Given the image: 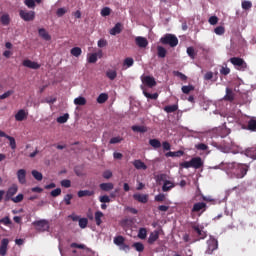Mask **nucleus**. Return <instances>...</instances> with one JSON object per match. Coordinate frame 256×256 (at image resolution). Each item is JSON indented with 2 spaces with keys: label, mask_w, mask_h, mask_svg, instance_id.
Listing matches in <instances>:
<instances>
[{
  "label": "nucleus",
  "mask_w": 256,
  "mask_h": 256,
  "mask_svg": "<svg viewBox=\"0 0 256 256\" xmlns=\"http://www.w3.org/2000/svg\"><path fill=\"white\" fill-rule=\"evenodd\" d=\"M224 101H235V94L230 88H226V95L224 96Z\"/></svg>",
  "instance_id": "nucleus-22"
},
{
  "label": "nucleus",
  "mask_w": 256,
  "mask_h": 256,
  "mask_svg": "<svg viewBox=\"0 0 256 256\" xmlns=\"http://www.w3.org/2000/svg\"><path fill=\"white\" fill-rule=\"evenodd\" d=\"M0 22L2 23V25L7 27V25L11 23V17L9 16V14H3L0 18Z\"/></svg>",
  "instance_id": "nucleus-31"
},
{
  "label": "nucleus",
  "mask_w": 256,
  "mask_h": 256,
  "mask_svg": "<svg viewBox=\"0 0 256 256\" xmlns=\"http://www.w3.org/2000/svg\"><path fill=\"white\" fill-rule=\"evenodd\" d=\"M71 199H73V194H66L63 199L65 205H71Z\"/></svg>",
  "instance_id": "nucleus-56"
},
{
  "label": "nucleus",
  "mask_w": 256,
  "mask_h": 256,
  "mask_svg": "<svg viewBox=\"0 0 256 256\" xmlns=\"http://www.w3.org/2000/svg\"><path fill=\"white\" fill-rule=\"evenodd\" d=\"M196 149H198V151H207L209 149V146L204 143H199L196 145Z\"/></svg>",
  "instance_id": "nucleus-61"
},
{
  "label": "nucleus",
  "mask_w": 256,
  "mask_h": 256,
  "mask_svg": "<svg viewBox=\"0 0 256 256\" xmlns=\"http://www.w3.org/2000/svg\"><path fill=\"white\" fill-rule=\"evenodd\" d=\"M138 238L139 239H147V229L146 228H140L139 229Z\"/></svg>",
  "instance_id": "nucleus-46"
},
{
  "label": "nucleus",
  "mask_w": 256,
  "mask_h": 256,
  "mask_svg": "<svg viewBox=\"0 0 256 256\" xmlns=\"http://www.w3.org/2000/svg\"><path fill=\"white\" fill-rule=\"evenodd\" d=\"M157 51L158 57H160L161 59H165V57L167 56V50L163 46H158Z\"/></svg>",
  "instance_id": "nucleus-35"
},
{
  "label": "nucleus",
  "mask_w": 256,
  "mask_h": 256,
  "mask_svg": "<svg viewBox=\"0 0 256 256\" xmlns=\"http://www.w3.org/2000/svg\"><path fill=\"white\" fill-rule=\"evenodd\" d=\"M8 247H9V239L8 238L2 239L1 245H0V255L1 256L7 255Z\"/></svg>",
  "instance_id": "nucleus-15"
},
{
  "label": "nucleus",
  "mask_w": 256,
  "mask_h": 256,
  "mask_svg": "<svg viewBox=\"0 0 256 256\" xmlns=\"http://www.w3.org/2000/svg\"><path fill=\"white\" fill-rule=\"evenodd\" d=\"M67 121H69V115L66 113L60 117L57 118V123H67Z\"/></svg>",
  "instance_id": "nucleus-47"
},
{
  "label": "nucleus",
  "mask_w": 256,
  "mask_h": 256,
  "mask_svg": "<svg viewBox=\"0 0 256 256\" xmlns=\"http://www.w3.org/2000/svg\"><path fill=\"white\" fill-rule=\"evenodd\" d=\"M182 93H184V95H189L191 93V91H195V86L193 85H188V86H182Z\"/></svg>",
  "instance_id": "nucleus-36"
},
{
  "label": "nucleus",
  "mask_w": 256,
  "mask_h": 256,
  "mask_svg": "<svg viewBox=\"0 0 256 256\" xmlns=\"http://www.w3.org/2000/svg\"><path fill=\"white\" fill-rule=\"evenodd\" d=\"M23 67H27L28 69H41V64L35 62V61H31L29 59H26L22 62Z\"/></svg>",
  "instance_id": "nucleus-11"
},
{
  "label": "nucleus",
  "mask_w": 256,
  "mask_h": 256,
  "mask_svg": "<svg viewBox=\"0 0 256 256\" xmlns=\"http://www.w3.org/2000/svg\"><path fill=\"white\" fill-rule=\"evenodd\" d=\"M175 187V184H173V182L166 180L162 186V191L164 193H167V191H171V189H173Z\"/></svg>",
  "instance_id": "nucleus-24"
},
{
  "label": "nucleus",
  "mask_w": 256,
  "mask_h": 256,
  "mask_svg": "<svg viewBox=\"0 0 256 256\" xmlns=\"http://www.w3.org/2000/svg\"><path fill=\"white\" fill-rule=\"evenodd\" d=\"M157 239H159V232L154 231V232L150 233L149 238H148L149 245H153V243H155V241H157Z\"/></svg>",
  "instance_id": "nucleus-28"
},
{
  "label": "nucleus",
  "mask_w": 256,
  "mask_h": 256,
  "mask_svg": "<svg viewBox=\"0 0 256 256\" xmlns=\"http://www.w3.org/2000/svg\"><path fill=\"white\" fill-rule=\"evenodd\" d=\"M13 93H15L13 90H8L4 94L0 95V100L7 99V98L11 97V95H13Z\"/></svg>",
  "instance_id": "nucleus-59"
},
{
  "label": "nucleus",
  "mask_w": 256,
  "mask_h": 256,
  "mask_svg": "<svg viewBox=\"0 0 256 256\" xmlns=\"http://www.w3.org/2000/svg\"><path fill=\"white\" fill-rule=\"evenodd\" d=\"M107 99H109V95L102 93L98 96L97 103L103 104L107 101Z\"/></svg>",
  "instance_id": "nucleus-43"
},
{
  "label": "nucleus",
  "mask_w": 256,
  "mask_h": 256,
  "mask_svg": "<svg viewBox=\"0 0 256 256\" xmlns=\"http://www.w3.org/2000/svg\"><path fill=\"white\" fill-rule=\"evenodd\" d=\"M27 170L26 169H19L17 171V179L21 185H25L27 183Z\"/></svg>",
  "instance_id": "nucleus-12"
},
{
  "label": "nucleus",
  "mask_w": 256,
  "mask_h": 256,
  "mask_svg": "<svg viewBox=\"0 0 256 256\" xmlns=\"http://www.w3.org/2000/svg\"><path fill=\"white\" fill-rule=\"evenodd\" d=\"M61 186L65 187L66 189H69L71 187V180L64 179L61 181Z\"/></svg>",
  "instance_id": "nucleus-63"
},
{
  "label": "nucleus",
  "mask_w": 256,
  "mask_h": 256,
  "mask_svg": "<svg viewBox=\"0 0 256 256\" xmlns=\"http://www.w3.org/2000/svg\"><path fill=\"white\" fill-rule=\"evenodd\" d=\"M19 15L23 19V21L35 20V11L20 10Z\"/></svg>",
  "instance_id": "nucleus-8"
},
{
  "label": "nucleus",
  "mask_w": 256,
  "mask_h": 256,
  "mask_svg": "<svg viewBox=\"0 0 256 256\" xmlns=\"http://www.w3.org/2000/svg\"><path fill=\"white\" fill-rule=\"evenodd\" d=\"M17 191H19V186L17 184H13L11 187L8 188L6 191L4 201H12V199L17 195Z\"/></svg>",
  "instance_id": "nucleus-6"
},
{
  "label": "nucleus",
  "mask_w": 256,
  "mask_h": 256,
  "mask_svg": "<svg viewBox=\"0 0 256 256\" xmlns=\"http://www.w3.org/2000/svg\"><path fill=\"white\" fill-rule=\"evenodd\" d=\"M166 157H183V155H185V152H183V150H178V151H175V152H167L166 154Z\"/></svg>",
  "instance_id": "nucleus-30"
},
{
  "label": "nucleus",
  "mask_w": 256,
  "mask_h": 256,
  "mask_svg": "<svg viewBox=\"0 0 256 256\" xmlns=\"http://www.w3.org/2000/svg\"><path fill=\"white\" fill-rule=\"evenodd\" d=\"M251 7H253V3H251V1L244 0L242 2V9H244L245 11L251 9Z\"/></svg>",
  "instance_id": "nucleus-51"
},
{
  "label": "nucleus",
  "mask_w": 256,
  "mask_h": 256,
  "mask_svg": "<svg viewBox=\"0 0 256 256\" xmlns=\"http://www.w3.org/2000/svg\"><path fill=\"white\" fill-rule=\"evenodd\" d=\"M114 185L113 183L111 182H108V183H101L99 185V188L101 189V191H106V192H109V191H113L114 189Z\"/></svg>",
  "instance_id": "nucleus-21"
},
{
  "label": "nucleus",
  "mask_w": 256,
  "mask_h": 256,
  "mask_svg": "<svg viewBox=\"0 0 256 256\" xmlns=\"http://www.w3.org/2000/svg\"><path fill=\"white\" fill-rule=\"evenodd\" d=\"M132 165H134V167H135V169H138V170H143V171H146V169H147V164L146 163H144L143 161H141V160H134L133 162H132Z\"/></svg>",
  "instance_id": "nucleus-20"
},
{
  "label": "nucleus",
  "mask_w": 256,
  "mask_h": 256,
  "mask_svg": "<svg viewBox=\"0 0 256 256\" xmlns=\"http://www.w3.org/2000/svg\"><path fill=\"white\" fill-rule=\"evenodd\" d=\"M213 147H216V149H219L222 153H228L231 145L227 142L224 143H217V142H212Z\"/></svg>",
  "instance_id": "nucleus-10"
},
{
  "label": "nucleus",
  "mask_w": 256,
  "mask_h": 256,
  "mask_svg": "<svg viewBox=\"0 0 256 256\" xmlns=\"http://www.w3.org/2000/svg\"><path fill=\"white\" fill-rule=\"evenodd\" d=\"M149 145H151V147H153V149H159L161 148V141H159V139H150L149 140Z\"/></svg>",
  "instance_id": "nucleus-33"
},
{
  "label": "nucleus",
  "mask_w": 256,
  "mask_h": 256,
  "mask_svg": "<svg viewBox=\"0 0 256 256\" xmlns=\"http://www.w3.org/2000/svg\"><path fill=\"white\" fill-rule=\"evenodd\" d=\"M208 248L206 250L207 255H211L213 251H216L219 247V242L213 236H210L209 240L207 241Z\"/></svg>",
  "instance_id": "nucleus-5"
},
{
  "label": "nucleus",
  "mask_w": 256,
  "mask_h": 256,
  "mask_svg": "<svg viewBox=\"0 0 256 256\" xmlns=\"http://www.w3.org/2000/svg\"><path fill=\"white\" fill-rule=\"evenodd\" d=\"M88 63H97V54L95 53L89 54Z\"/></svg>",
  "instance_id": "nucleus-58"
},
{
  "label": "nucleus",
  "mask_w": 256,
  "mask_h": 256,
  "mask_svg": "<svg viewBox=\"0 0 256 256\" xmlns=\"http://www.w3.org/2000/svg\"><path fill=\"white\" fill-rule=\"evenodd\" d=\"M50 195L51 197H59V195H61V188H56L52 190Z\"/></svg>",
  "instance_id": "nucleus-64"
},
{
  "label": "nucleus",
  "mask_w": 256,
  "mask_h": 256,
  "mask_svg": "<svg viewBox=\"0 0 256 256\" xmlns=\"http://www.w3.org/2000/svg\"><path fill=\"white\" fill-rule=\"evenodd\" d=\"M175 77H179L181 81H187V76L179 71H174Z\"/></svg>",
  "instance_id": "nucleus-60"
},
{
  "label": "nucleus",
  "mask_w": 256,
  "mask_h": 256,
  "mask_svg": "<svg viewBox=\"0 0 256 256\" xmlns=\"http://www.w3.org/2000/svg\"><path fill=\"white\" fill-rule=\"evenodd\" d=\"M134 63H135V61L133 60V58L128 57V58H125L123 65L126 67H133Z\"/></svg>",
  "instance_id": "nucleus-49"
},
{
  "label": "nucleus",
  "mask_w": 256,
  "mask_h": 256,
  "mask_svg": "<svg viewBox=\"0 0 256 256\" xmlns=\"http://www.w3.org/2000/svg\"><path fill=\"white\" fill-rule=\"evenodd\" d=\"M207 204L205 202H198L193 205L192 213H199V211H205Z\"/></svg>",
  "instance_id": "nucleus-17"
},
{
  "label": "nucleus",
  "mask_w": 256,
  "mask_h": 256,
  "mask_svg": "<svg viewBox=\"0 0 256 256\" xmlns=\"http://www.w3.org/2000/svg\"><path fill=\"white\" fill-rule=\"evenodd\" d=\"M36 227L37 231H47L49 229V221L47 220H38L32 223Z\"/></svg>",
  "instance_id": "nucleus-7"
},
{
  "label": "nucleus",
  "mask_w": 256,
  "mask_h": 256,
  "mask_svg": "<svg viewBox=\"0 0 256 256\" xmlns=\"http://www.w3.org/2000/svg\"><path fill=\"white\" fill-rule=\"evenodd\" d=\"M230 63L237 69V71H247V62L243 58L240 57H232L230 58Z\"/></svg>",
  "instance_id": "nucleus-3"
},
{
  "label": "nucleus",
  "mask_w": 256,
  "mask_h": 256,
  "mask_svg": "<svg viewBox=\"0 0 256 256\" xmlns=\"http://www.w3.org/2000/svg\"><path fill=\"white\" fill-rule=\"evenodd\" d=\"M214 33L216 35H224L225 34V27L223 26H218L214 29Z\"/></svg>",
  "instance_id": "nucleus-53"
},
{
  "label": "nucleus",
  "mask_w": 256,
  "mask_h": 256,
  "mask_svg": "<svg viewBox=\"0 0 256 256\" xmlns=\"http://www.w3.org/2000/svg\"><path fill=\"white\" fill-rule=\"evenodd\" d=\"M100 203H111V198L109 196L104 195L99 197Z\"/></svg>",
  "instance_id": "nucleus-62"
},
{
  "label": "nucleus",
  "mask_w": 256,
  "mask_h": 256,
  "mask_svg": "<svg viewBox=\"0 0 256 256\" xmlns=\"http://www.w3.org/2000/svg\"><path fill=\"white\" fill-rule=\"evenodd\" d=\"M103 217V212L101 211H97L95 212V221H96V225H101V223H103V221L101 220V218Z\"/></svg>",
  "instance_id": "nucleus-41"
},
{
  "label": "nucleus",
  "mask_w": 256,
  "mask_h": 256,
  "mask_svg": "<svg viewBox=\"0 0 256 256\" xmlns=\"http://www.w3.org/2000/svg\"><path fill=\"white\" fill-rule=\"evenodd\" d=\"M132 247H134V249H136L138 253H143V251H145V246L141 242L134 243Z\"/></svg>",
  "instance_id": "nucleus-38"
},
{
  "label": "nucleus",
  "mask_w": 256,
  "mask_h": 256,
  "mask_svg": "<svg viewBox=\"0 0 256 256\" xmlns=\"http://www.w3.org/2000/svg\"><path fill=\"white\" fill-rule=\"evenodd\" d=\"M214 169H226L236 179H243L249 172V164L237 162L221 163L219 166L214 167Z\"/></svg>",
  "instance_id": "nucleus-1"
},
{
  "label": "nucleus",
  "mask_w": 256,
  "mask_h": 256,
  "mask_svg": "<svg viewBox=\"0 0 256 256\" xmlns=\"http://www.w3.org/2000/svg\"><path fill=\"white\" fill-rule=\"evenodd\" d=\"M0 137H5V139H8L9 146L12 151H15V149H17V142L15 141V138L13 136H9L4 131L0 130Z\"/></svg>",
  "instance_id": "nucleus-9"
},
{
  "label": "nucleus",
  "mask_w": 256,
  "mask_h": 256,
  "mask_svg": "<svg viewBox=\"0 0 256 256\" xmlns=\"http://www.w3.org/2000/svg\"><path fill=\"white\" fill-rule=\"evenodd\" d=\"M32 176L36 181H43V174L37 170H32Z\"/></svg>",
  "instance_id": "nucleus-42"
},
{
  "label": "nucleus",
  "mask_w": 256,
  "mask_h": 256,
  "mask_svg": "<svg viewBox=\"0 0 256 256\" xmlns=\"http://www.w3.org/2000/svg\"><path fill=\"white\" fill-rule=\"evenodd\" d=\"M106 77L110 80V81H115V79H117V70H113V69H109L106 71Z\"/></svg>",
  "instance_id": "nucleus-27"
},
{
  "label": "nucleus",
  "mask_w": 256,
  "mask_h": 256,
  "mask_svg": "<svg viewBox=\"0 0 256 256\" xmlns=\"http://www.w3.org/2000/svg\"><path fill=\"white\" fill-rule=\"evenodd\" d=\"M186 52H187V55H188L191 59H195V56L197 55V54L195 53V48H193V47H188L187 50H186Z\"/></svg>",
  "instance_id": "nucleus-48"
},
{
  "label": "nucleus",
  "mask_w": 256,
  "mask_h": 256,
  "mask_svg": "<svg viewBox=\"0 0 256 256\" xmlns=\"http://www.w3.org/2000/svg\"><path fill=\"white\" fill-rule=\"evenodd\" d=\"M143 95L147 97V99H152V100H157L159 98V94L158 93H148L147 91H143Z\"/></svg>",
  "instance_id": "nucleus-45"
},
{
  "label": "nucleus",
  "mask_w": 256,
  "mask_h": 256,
  "mask_svg": "<svg viewBox=\"0 0 256 256\" xmlns=\"http://www.w3.org/2000/svg\"><path fill=\"white\" fill-rule=\"evenodd\" d=\"M247 127L249 131H256V118L250 119Z\"/></svg>",
  "instance_id": "nucleus-39"
},
{
  "label": "nucleus",
  "mask_w": 256,
  "mask_h": 256,
  "mask_svg": "<svg viewBox=\"0 0 256 256\" xmlns=\"http://www.w3.org/2000/svg\"><path fill=\"white\" fill-rule=\"evenodd\" d=\"M123 31V25L121 23H116L115 26L110 29V35H119Z\"/></svg>",
  "instance_id": "nucleus-19"
},
{
  "label": "nucleus",
  "mask_w": 256,
  "mask_h": 256,
  "mask_svg": "<svg viewBox=\"0 0 256 256\" xmlns=\"http://www.w3.org/2000/svg\"><path fill=\"white\" fill-rule=\"evenodd\" d=\"M101 15H102V17H109V15H111V8H109V7H104V8L101 10Z\"/></svg>",
  "instance_id": "nucleus-54"
},
{
  "label": "nucleus",
  "mask_w": 256,
  "mask_h": 256,
  "mask_svg": "<svg viewBox=\"0 0 256 256\" xmlns=\"http://www.w3.org/2000/svg\"><path fill=\"white\" fill-rule=\"evenodd\" d=\"M203 165V159L199 156L193 157L190 161L180 163V167H182V169H190V167H192V169H201Z\"/></svg>",
  "instance_id": "nucleus-2"
},
{
  "label": "nucleus",
  "mask_w": 256,
  "mask_h": 256,
  "mask_svg": "<svg viewBox=\"0 0 256 256\" xmlns=\"http://www.w3.org/2000/svg\"><path fill=\"white\" fill-rule=\"evenodd\" d=\"M133 199L138 201V203H147V201H149V196L147 194L136 193L133 195Z\"/></svg>",
  "instance_id": "nucleus-18"
},
{
  "label": "nucleus",
  "mask_w": 256,
  "mask_h": 256,
  "mask_svg": "<svg viewBox=\"0 0 256 256\" xmlns=\"http://www.w3.org/2000/svg\"><path fill=\"white\" fill-rule=\"evenodd\" d=\"M121 141H123V138H121V136L113 137L110 139V145L121 143Z\"/></svg>",
  "instance_id": "nucleus-57"
},
{
  "label": "nucleus",
  "mask_w": 256,
  "mask_h": 256,
  "mask_svg": "<svg viewBox=\"0 0 256 256\" xmlns=\"http://www.w3.org/2000/svg\"><path fill=\"white\" fill-rule=\"evenodd\" d=\"M162 45H169L171 47H177L179 45V39L173 34H166L160 39Z\"/></svg>",
  "instance_id": "nucleus-4"
},
{
  "label": "nucleus",
  "mask_w": 256,
  "mask_h": 256,
  "mask_svg": "<svg viewBox=\"0 0 256 256\" xmlns=\"http://www.w3.org/2000/svg\"><path fill=\"white\" fill-rule=\"evenodd\" d=\"M132 131L134 133H147V127L134 125L132 126Z\"/></svg>",
  "instance_id": "nucleus-34"
},
{
  "label": "nucleus",
  "mask_w": 256,
  "mask_h": 256,
  "mask_svg": "<svg viewBox=\"0 0 256 256\" xmlns=\"http://www.w3.org/2000/svg\"><path fill=\"white\" fill-rule=\"evenodd\" d=\"M135 43L137 46H139L141 49H145L147 45H149V41H147V38L138 36L135 38Z\"/></svg>",
  "instance_id": "nucleus-16"
},
{
  "label": "nucleus",
  "mask_w": 256,
  "mask_h": 256,
  "mask_svg": "<svg viewBox=\"0 0 256 256\" xmlns=\"http://www.w3.org/2000/svg\"><path fill=\"white\" fill-rule=\"evenodd\" d=\"M70 53L73 55V57H80L81 53H83V50H81L79 47H74L70 50Z\"/></svg>",
  "instance_id": "nucleus-40"
},
{
  "label": "nucleus",
  "mask_w": 256,
  "mask_h": 256,
  "mask_svg": "<svg viewBox=\"0 0 256 256\" xmlns=\"http://www.w3.org/2000/svg\"><path fill=\"white\" fill-rule=\"evenodd\" d=\"M177 109H179V105H177V104L168 105V106L164 107V111L166 113H175V111H177Z\"/></svg>",
  "instance_id": "nucleus-32"
},
{
  "label": "nucleus",
  "mask_w": 256,
  "mask_h": 256,
  "mask_svg": "<svg viewBox=\"0 0 256 256\" xmlns=\"http://www.w3.org/2000/svg\"><path fill=\"white\" fill-rule=\"evenodd\" d=\"M26 118H27V113H25V110L23 109L19 110L15 115L16 121H24Z\"/></svg>",
  "instance_id": "nucleus-29"
},
{
  "label": "nucleus",
  "mask_w": 256,
  "mask_h": 256,
  "mask_svg": "<svg viewBox=\"0 0 256 256\" xmlns=\"http://www.w3.org/2000/svg\"><path fill=\"white\" fill-rule=\"evenodd\" d=\"M88 224H89V220H87V218H81V219L79 220V227H80L81 229H85Z\"/></svg>",
  "instance_id": "nucleus-52"
},
{
  "label": "nucleus",
  "mask_w": 256,
  "mask_h": 256,
  "mask_svg": "<svg viewBox=\"0 0 256 256\" xmlns=\"http://www.w3.org/2000/svg\"><path fill=\"white\" fill-rule=\"evenodd\" d=\"M193 231L197 233L199 239H206L207 238V232L203 230V227L199 225H192Z\"/></svg>",
  "instance_id": "nucleus-13"
},
{
  "label": "nucleus",
  "mask_w": 256,
  "mask_h": 256,
  "mask_svg": "<svg viewBox=\"0 0 256 256\" xmlns=\"http://www.w3.org/2000/svg\"><path fill=\"white\" fill-rule=\"evenodd\" d=\"M25 199V196L23 194H18L16 197H14L11 201L13 203H21Z\"/></svg>",
  "instance_id": "nucleus-55"
},
{
  "label": "nucleus",
  "mask_w": 256,
  "mask_h": 256,
  "mask_svg": "<svg viewBox=\"0 0 256 256\" xmlns=\"http://www.w3.org/2000/svg\"><path fill=\"white\" fill-rule=\"evenodd\" d=\"M74 105H87V99H85V97L83 96L75 98Z\"/></svg>",
  "instance_id": "nucleus-37"
},
{
  "label": "nucleus",
  "mask_w": 256,
  "mask_h": 256,
  "mask_svg": "<svg viewBox=\"0 0 256 256\" xmlns=\"http://www.w3.org/2000/svg\"><path fill=\"white\" fill-rule=\"evenodd\" d=\"M125 243V238L123 236H117L114 238V244L120 247Z\"/></svg>",
  "instance_id": "nucleus-44"
},
{
  "label": "nucleus",
  "mask_w": 256,
  "mask_h": 256,
  "mask_svg": "<svg viewBox=\"0 0 256 256\" xmlns=\"http://www.w3.org/2000/svg\"><path fill=\"white\" fill-rule=\"evenodd\" d=\"M245 155L251 159H256V146L246 149Z\"/></svg>",
  "instance_id": "nucleus-26"
},
{
  "label": "nucleus",
  "mask_w": 256,
  "mask_h": 256,
  "mask_svg": "<svg viewBox=\"0 0 256 256\" xmlns=\"http://www.w3.org/2000/svg\"><path fill=\"white\" fill-rule=\"evenodd\" d=\"M24 5H26L28 9H35L36 7L35 0H25Z\"/></svg>",
  "instance_id": "nucleus-50"
},
{
  "label": "nucleus",
  "mask_w": 256,
  "mask_h": 256,
  "mask_svg": "<svg viewBox=\"0 0 256 256\" xmlns=\"http://www.w3.org/2000/svg\"><path fill=\"white\" fill-rule=\"evenodd\" d=\"M38 33H39V36L42 37V39H44V41H51V35H49L47 30H45L44 28H40L38 30Z\"/></svg>",
  "instance_id": "nucleus-23"
},
{
  "label": "nucleus",
  "mask_w": 256,
  "mask_h": 256,
  "mask_svg": "<svg viewBox=\"0 0 256 256\" xmlns=\"http://www.w3.org/2000/svg\"><path fill=\"white\" fill-rule=\"evenodd\" d=\"M142 83L143 85H146V87H155L157 85V82L155 81V78L152 76H144L142 78Z\"/></svg>",
  "instance_id": "nucleus-14"
},
{
  "label": "nucleus",
  "mask_w": 256,
  "mask_h": 256,
  "mask_svg": "<svg viewBox=\"0 0 256 256\" xmlns=\"http://www.w3.org/2000/svg\"><path fill=\"white\" fill-rule=\"evenodd\" d=\"M95 195V191L93 190H80L78 191V197H93Z\"/></svg>",
  "instance_id": "nucleus-25"
}]
</instances>
